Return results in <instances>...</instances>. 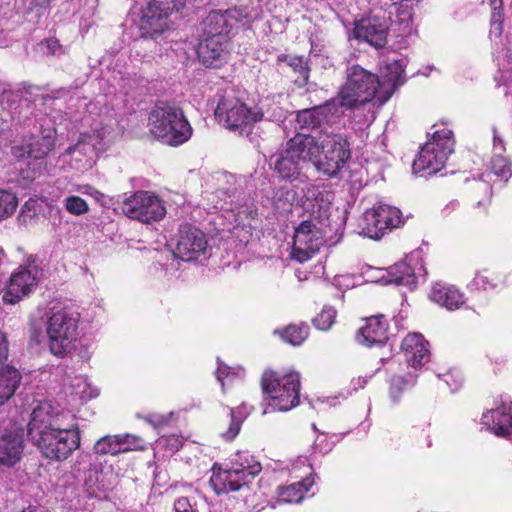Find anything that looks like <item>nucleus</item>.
I'll return each mask as SVG.
<instances>
[{"mask_svg": "<svg viewBox=\"0 0 512 512\" xmlns=\"http://www.w3.org/2000/svg\"><path fill=\"white\" fill-rule=\"evenodd\" d=\"M31 440L45 458L54 461L66 460L80 446L78 431L65 425Z\"/></svg>", "mask_w": 512, "mask_h": 512, "instance_id": "6e6552de", "label": "nucleus"}, {"mask_svg": "<svg viewBox=\"0 0 512 512\" xmlns=\"http://www.w3.org/2000/svg\"><path fill=\"white\" fill-rule=\"evenodd\" d=\"M175 512H194L187 497H179L174 502Z\"/></svg>", "mask_w": 512, "mask_h": 512, "instance_id": "09e8293b", "label": "nucleus"}, {"mask_svg": "<svg viewBox=\"0 0 512 512\" xmlns=\"http://www.w3.org/2000/svg\"><path fill=\"white\" fill-rule=\"evenodd\" d=\"M242 410H245L244 406L230 409V424L228 429L222 433V437L225 440L231 441L238 435L243 419Z\"/></svg>", "mask_w": 512, "mask_h": 512, "instance_id": "e433bc0d", "label": "nucleus"}, {"mask_svg": "<svg viewBox=\"0 0 512 512\" xmlns=\"http://www.w3.org/2000/svg\"><path fill=\"white\" fill-rule=\"evenodd\" d=\"M284 151L302 163L306 160L313 163L319 151L318 136L297 133L287 141Z\"/></svg>", "mask_w": 512, "mask_h": 512, "instance_id": "5701e85b", "label": "nucleus"}, {"mask_svg": "<svg viewBox=\"0 0 512 512\" xmlns=\"http://www.w3.org/2000/svg\"><path fill=\"white\" fill-rule=\"evenodd\" d=\"M8 340L5 334L0 331V364L8 358Z\"/></svg>", "mask_w": 512, "mask_h": 512, "instance_id": "603ef678", "label": "nucleus"}, {"mask_svg": "<svg viewBox=\"0 0 512 512\" xmlns=\"http://www.w3.org/2000/svg\"><path fill=\"white\" fill-rule=\"evenodd\" d=\"M21 378V374L13 366L0 369V406L14 395Z\"/></svg>", "mask_w": 512, "mask_h": 512, "instance_id": "7c9ffc66", "label": "nucleus"}, {"mask_svg": "<svg viewBox=\"0 0 512 512\" xmlns=\"http://www.w3.org/2000/svg\"><path fill=\"white\" fill-rule=\"evenodd\" d=\"M241 372L239 369L235 372L231 367L218 361V368L216 371L217 380L221 383L222 389L224 390V379L233 375H238Z\"/></svg>", "mask_w": 512, "mask_h": 512, "instance_id": "49530a36", "label": "nucleus"}, {"mask_svg": "<svg viewBox=\"0 0 512 512\" xmlns=\"http://www.w3.org/2000/svg\"><path fill=\"white\" fill-rule=\"evenodd\" d=\"M215 116L226 128L243 134L252 124L261 121L264 113L258 107L248 108L234 96H225L218 102Z\"/></svg>", "mask_w": 512, "mask_h": 512, "instance_id": "1a4fd4ad", "label": "nucleus"}, {"mask_svg": "<svg viewBox=\"0 0 512 512\" xmlns=\"http://www.w3.org/2000/svg\"><path fill=\"white\" fill-rule=\"evenodd\" d=\"M143 441L134 435H107L100 438L93 447V451L97 455H116L132 450L142 449Z\"/></svg>", "mask_w": 512, "mask_h": 512, "instance_id": "6ab92c4d", "label": "nucleus"}, {"mask_svg": "<svg viewBox=\"0 0 512 512\" xmlns=\"http://www.w3.org/2000/svg\"><path fill=\"white\" fill-rule=\"evenodd\" d=\"M447 385L451 388V390H457L461 384H462V378L460 376V374L457 373V379H453V383H450V380L449 379H445L444 380Z\"/></svg>", "mask_w": 512, "mask_h": 512, "instance_id": "5fc2aeb1", "label": "nucleus"}, {"mask_svg": "<svg viewBox=\"0 0 512 512\" xmlns=\"http://www.w3.org/2000/svg\"><path fill=\"white\" fill-rule=\"evenodd\" d=\"M208 250L205 233L190 224L181 225L177 234L175 256L183 261H194Z\"/></svg>", "mask_w": 512, "mask_h": 512, "instance_id": "dca6fc26", "label": "nucleus"}, {"mask_svg": "<svg viewBox=\"0 0 512 512\" xmlns=\"http://www.w3.org/2000/svg\"><path fill=\"white\" fill-rule=\"evenodd\" d=\"M312 484V480L305 478L302 481L280 488L279 498L285 503H299L304 498L305 493L309 490V487L312 486Z\"/></svg>", "mask_w": 512, "mask_h": 512, "instance_id": "2f4dec72", "label": "nucleus"}, {"mask_svg": "<svg viewBox=\"0 0 512 512\" xmlns=\"http://www.w3.org/2000/svg\"><path fill=\"white\" fill-rule=\"evenodd\" d=\"M94 138L92 136H88L86 139L78 141L74 146L69 147L67 149L68 154H74L76 152L83 154V155H89L94 151Z\"/></svg>", "mask_w": 512, "mask_h": 512, "instance_id": "c03bdc74", "label": "nucleus"}, {"mask_svg": "<svg viewBox=\"0 0 512 512\" xmlns=\"http://www.w3.org/2000/svg\"><path fill=\"white\" fill-rule=\"evenodd\" d=\"M493 173L507 181L512 176V163L500 153H495L491 160Z\"/></svg>", "mask_w": 512, "mask_h": 512, "instance_id": "c9c22d12", "label": "nucleus"}, {"mask_svg": "<svg viewBox=\"0 0 512 512\" xmlns=\"http://www.w3.org/2000/svg\"><path fill=\"white\" fill-rule=\"evenodd\" d=\"M308 334L309 327L307 325H290L281 333V337L285 342L297 346L305 341Z\"/></svg>", "mask_w": 512, "mask_h": 512, "instance_id": "72a5a7b5", "label": "nucleus"}, {"mask_svg": "<svg viewBox=\"0 0 512 512\" xmlns=\"http://www.w3.org/2000/svg\"><path fill=\"white\" fill-rule=\"evenodd\" d=\"M402 350L407 363L417 368L429 360L427 342L421 334H408L402 341Z\"/></svg>", "mask_w": 512, "mask_h": 512, "instance_id": "a878e982", "label": "nucleus"}, {"mask_svg": "<svg viewBox=\"0 0 512 512\" xmlns=\"http://www.w3.org/2000/svg\"><path fill=\"white\" fill-rule=\"evenodd\" d=\"M362 221V231L371 239H379L387 229L397 228L403 223L401 211L387 204L367 210Z\"/></svg>", "mask_w": 512, "mask_h": 512, "instance_id": "4468645a", "label": "nucleus"}, {"mask_svg": "<svg viewBox=\"0 0 512 512\" xmlns=\"http://www.w3.org/2000/svg\"><path fill=\"white\" fill-rule=\"evenodd\" d=\"M407 381L402 376H394L391 379L390 394L394 401H397L400 393L406 386Z\"/></svg>", "mask_w": 512, "mask_h": 512, "instance_id": "a18cd8bd", "label": "nucleus"}, {"mask_svg": "<svg viewBox=\"0 0 512 512\" xmlns=\"http://www.w3.org/2000/svg\"><path fill=\"white\" fill-rule=\"evenodd\" d=\"M38 336H39V333L34 332V334L31 336V339L38 343L39 342Z\"/></svg>", "mask_w": 512, "mask_h": 512, "instance_id": "13d9d810", "label": "nucleus"}, {"mask_svg": "<svg viewBox=\"0 0 512 512\" xmlns=\"http://www.w3.org/2000/svg\"><path fill=\"white\" fill-rule=\"evenodd\" d=\"M493 147H494V154L495 153L502 154V152L505 151L504 141L502 138H500L498 136L497 130L495 127L493 128Z\"/></svg>", "mask_w": 512, "mask_h": 512, "instance_id": "864d4df0", "label": "nucleus"}, {"mask_svg": "<svg viewBox=\"0 0 512 512\" xmlns=\"http://www.w3.org/2000/svg\"><path fill=\"white\" fill-rule=\"evenodd\" d=\"M64 203L66 210L73 215H82L89 210L86 201L79 196H69Z\"/></svg>", "mask_w": 512, "mask_h": 512, "instance_id": "79ce46f5", "label": "nucleus"}, {"mask_svg": "<svg viewBox=\"0 0 512 512\" xmlns=\"http://www.w3.org/2000/svg\"><path fill=\"white\" fill-rule=\"evenodd\" d=\"M336 113L335 102H326L323 105L298 111L296 120L301 129H315L324 123L330 122Z\"/></svg>", "mask_w": 512, "mask_h": 512, "instance_id": "b1692460", "label": "nucleus"}, {"mask_svg": "<svg viewBox=\"0 0 512 512\" xmlns=\"http://www.w3.org/2000/svg\"><path fill=\"white\" fill-rule=\"evenodd\" d=\"M386 74L384 84V89L391 91V89H395L397 86L403 83L402 76L404 74V63L402 60H393L392 62L386 65Z\"/></svg>", "mask_w": 512, "mask_h": 512, "instance_id": "473e14b6", "label": "nucleus"}, {"mask_svg": "<svg viewBox=\"0 0 512 512\" xmlns=\"http://www.w3.org/2000/svg\"><path fill=\"white\" fill-rule=\"evenodd\" d=\"M318 188L314 185H308L306 187V195L308 198L310 197H315V199L317 200V195H318Z\"/></svg>", "mask_w": 512, "mask_h": 512, "instance_id": "6e6d98bb", "label": "nucleus"}, {"mask_svg": "<svg viewBox=\"0 0 512 512\" xmlns=\"http://www.w3.org/2000/svg\"><path fill=\"white\" fill-rule=\"evenodd\" d=\"M21 512H40L37 508L29 506L26 509H23Z\"/></svg>", "mask_w": 512, "mask_h": 512, "instance_id": "4d7b16f0", "label": "nucleus"}, {"mask_svg": "<svg viewBox=\"0 0 512 512\" xmlns=\"http://www.w3.org/2000/svg\"><path fill=\"white\" fill-rule=\"evenodd\" d=\"M121 210L130 219L143 223L159 221L166 214L159 197L147 191H138L126 198L121 204Z\"/></svg>", "mask_w": 512, "mask_h": 512, "instance_id": "9b49d317", "label": "nucleus"}, {"mask_svg": "<svg viewBox=\"0 0 512 512\" xmlns=\"http://www.w3.org/2000/svg\"><path fill=\"white\" fill-rule=\"evenodd\" d=\"M25 443L21 428L6 430L0 436V465L12 467L22 457Z\"/></svg>", "mask_w": 512, "mask_h": 512, "instance_id": "aec40b11", "label": "nucleus"}, {"mask_svg": "<svg viewBox=\"0 0 512 512\" xmlns=\"http://www.w3.org/2000/svg\"><path fill=\"white\" fill-rule=\"evenodd\" d=\"M482 424L496 436L512 439V403H502L484 413Z\"/></svg>", "mask_w": 512, "mask_h": 512, "instance_id": "412c9836", "label": "nucleus"}, {"mask_svg": "<svg viewBox=\"0 0 512 512\" xmlns=\"http://www.w3.org/2000/svg\"><path fill=\"white\" fill-rule=\"evenodd\" d=\"M235 10L212 11L202 22L204 37L216 38L222 36L227 38V33L231 25L228 23V17H234Z\"/></svg>", "mask_w": 512, "mask_h": 512, "instance_id": "cd10ccee", "label": "nucleus"}, {"mask_svg": "<svg viewBox=\"0 0 512 512\" xmlns=\"http://www.w3.org/2000/svg\"><path fill=\"white\" fill-rule=\"evenodd\" d=\"M48 348L52 355L64 358L75 348L78 334V317L66 310L53 311L46 325Z\"/></svg>", "mask_w": 512, "mask_h": 512, "instance_id": "39448f33", "label": "nucleus"}, {"mask_svg": "<svg viewBox=\"0 0 512 512\" xmlns=\"http://www.w3.org/2000/svg\"><path fill=\"white\" fill-rule=\"evenodd\" d=\"M391 97V92L384 89L378 76L359 65L346 69V82L338 93L339 105L346 109L355 108L376 98L383 104Z\"/></svg>", "mask_w": 512, "mask_h": 512, "instance_id": "f257e3e1", "label": "nucleus"}, {"mask_svg": "<svg viewBox=\"0 0 512 512\" xmlns=\"http://www.w3.org/2000/svg\"><path fill=\"white\" fill-rule=\"evenodd\" d=\"M41 275L42 270L34 262L19 267L10 277L9 285L3 295V301L8 304L19 302L37 285Z\"/></svg>", "mask_w": 512, "mask_h": 512, "instance_id": "f3484780", "label": "nucleus"}, {"mask_svg": "<svg viewBox=\"0 0 512 512\" xmlns=\"http://www.w3.org/2000/svg\"><path fill=\"white\" fill-rule=\"evenodd\" d=\"M69 414L50 401H37L31 411L28 422V435L31 439L60 426L65 425Z\"/></svg>", "mask_w": 512, "mask_h": 512, "instance_id": "ddd939ff", "label": "nucleus"}, {"mask_svg": "<svg viewBox=\"0 0 512 512\" xmlns=\"http://www.w3.org/2000/svg\"><path fill=\"white\" fill-rule=\"evenodd\" d=\"M45 46L49 53L53 55H59L62 53V46L59 41L55 38H50L45 41Z\"/></svg>", "mask_w": 512, "mask_h": 512, "instance_id": "3c124183", "label": "nucleus"}, {"mask_svg": "<svg viewBox=\"0 0 512 512\" xmlns=\"http://www.w3.org/2000/svg\"><path fill=\"white\" fill-rule=\"evenodd\" d=\"M164 441L165 447L172 451H177L183 445L182 438L176 435H170L166 437Z\"/></svg>", "mask_w": 512, "mask_h": 512, "instance_id": "8fccbe9b", "label": "nucleus"}, {"mask_svg": "<svg viewBox=\"0 0 512 512\" xmlns=\"http://www.w3.org/2000/svg\"><path fill=\"white\" fill-rule=\"evenodd\" d=\"M445 377H447L446 379L451 378V379H450V382H453V379H457V375H456V376H454V375H452V374H447V375H445Z\"/></svg>", "mask_w": 512, "mask_h": 512, "instance_id": "bf43d9fd", "label": "nucleus"}, {"mask_svg": "<svg viewBox=\"0 0 512 512\" xmlns=\"http://www.w3.org/2000/svg\"><path fill=\"white\" fill-rule=\"evenodd\" d=\"M273 164L274 170L281 179L288 181L300 179L303 163L284 150L276 156Z\"/></svg>", "mask_w": 512, "mask_h": 512, "instance_id": "c756f323", "label": "nucleus"}, {"mask_svg": "<svg viewBox=\"0 0 512 512\" xmlns=\"http://www.w3.org/2000/svg\"><path fill=\"white\" fill-rule=\"evenodd\" d=\"M490 6L492 8L491 15V30L490 33L495 34L496 36H500L502 34V0H489Z\"/></svg>", "mask_w": 512, "mask_h": 512, "instance_id": "4c0bfd02", "label": "nucleus"}, {"mask_svg": "<svg viewBox=\"0 0 512 512\" xmlns=\"http://www.w3.org/2000/svg\"><path fill=\"white\" fill-rule=\"evenodd\" d=\"M72 389V393L77 395L81 400L90 399L97 395V393L92 391L90 384L84 377H76L72 384Z\"/></svg>", "mask_w": 512, "mask_h": 512, "instance_id": "a19ab883", "label": "nucleus"}, {"mask_svg": "<svg viewBox=\"0 0 512 512\" xmlns=\"http://www.w3.org/2000/svg\"><path fill=\"white\" fill-rule=\"evenodd\" d=\"M55 130L47 128L41 136H32L26 144L12 147V154L18 158H29L27 163L30 172L25 178L34 179L41 175L45 169V157L54 149Z\"/></svg>", "mask_w": 512, "mask_h": 512, "instance_id": "9d476101", "label": "nucleus"}, {"mask_svg": "<svg viewBox=\"0 0 512 512\" xmlns=\"http://www.w3.org/2000/svg\"><path fill=\"white\" fill-rule=\"evenodd\" d=\"M17 207V196L9 190L0 189V221L12 216Z\"/></svg>", "mask_w": 512, "mask_h": 512, "instance_id": "f704fd0d", "label": "nucleus"}, {"mask_svg": "<svg viewBox=\"0 0 512 512\" xmlns=\"http://www.w3.org/2000/svg\"><path fill=\"white\" fill-rule=\"evenodd\" d=\"M261 470V464L252 455L240 452L236 454L229 468L223 469L217 463L213 465L210 484L216 494L237 491L254 479Z\"/></svg>", "mask_w": 512, "mask_h": 512, "instance_id": "20e7f679", "label": "nucleus"}, {"mask_svg": "<svg viewBox=\"0 0 512 512\" xmlns=\"http://www.w3.org/2000/svg\"><path fill=\"white\" fill-rule=\"evenodd\" d=\"M454 141L452 131L448 129L437 130L432 139L428 141L412 164L414 174L429 176L440 171L448 156L453 152Z\"/></svg>", "mask_w": 512, "mask_h": 512, "instance_id": "0eeeda50", "label": "nucleus"}, {"mask_svg": "<svg viewBox=\"0 0 512 512\" xmlns=\"http://www.w3.org/2000/svg\"><path fill=\"white\" fill-rule=\"evenodd\" d=\"M411 260L412 257H407L404 261L391 266L387 272V278L384 280L385 283H394L406 286L411 290L414 289L417 284V278L414 269L411 267Z\"/></svg>", "mask_w": 512, "mask_h": 512, "instance_id": "c85d7f7f", "label": "nucleus"}, {"mask_svg": "<svg viewBox=\"0 0 512 512\" xmlns=\"http://www.w3.org/2000/svg\"><path fill=\"white\" fill-rule=\"evenodd\" d=\"M388 25L385 19L373 16L355 23L352 35L355 39L367 42L375 48H382L387 42Z\"/></svg>", "mask_w": 512, "mask_h": 512, "instance_id": "a211bd4d", "label": "nucleus"}, {"mask_svg": "<svg viewBox=\"0 0 512 512\" xmlns=\"http://www.w3.org/2000/svg\"><path fill=\"white\" fill-rule=\"evenodd\" d=\"M227 38L217 36L216 38L204 37L197 47L199 60L211 68L220 67L226 57Z\"/></svg>", "mask_w": 512, "mask_h": 512, "instance_id": "4be33fe9", "label": "nucleus"}, {"mask_svg": "<svg viewBox=\"0 0 512 512\" xmlns=\"http://www.w3.org/2000/svg\"><path fill=\"white\" fill-rule=\"evenodd\" d=\"M261 385L268 400L264 414L270 411L286 412L300 403L301 382L300 374L296 371H290L282 376L275 371H265Z\"/></svg>", "mask_w": 512, "mask_h": 512, "instance_id": "7ed1b4c3", "label": "nucleus"}, {"mask_svg": "<svg viewBox=\"0 0 512 512\" xmlns=\"http://www.w3.org/2000/svg\"><path fill=\"white\" fill-rule=\"evenodd\" d=\"M336 314L337 312L333 307L326 306L314 318L313 323L317 329L326 331L333 325Z\"/></svg>", "mask_w": 512, "mask_h": 512, "instance_id": "58836bf2", "label": "nucleus"}, {"mask_svg": "<svg viewBox=\"0 0 512 512\" xmlns=\"http://www.w3.org/2000/svg\"><path fill=\"white\" fill-rule=\"evenodd\" d=\"M412 15L407 10H402L392 21V26H398V31L402 34H409L411 32Z\"/></svg>", "mask_w": 512, "mask_h": 512, "instance_id": "37998d69", "label": "nucleus"}, {"mask_svg": "<svg viewBox=\"0 0 512 512\" xmlns=\"http://www.w3.org/2000/svg\"><path fill=\"white\" fill-rule=\"evenodd\" d=\"M288 65L299 74L295 79L298 85H305L309 78V68L303 57L290 58Z\"/></svg>", "mask_w": 512, "mask_h": 512, "instance_id": "ea45409f", "label": "nucleus"}, {"mask_svg": "<svg viewBox=\"0 0 512 512\" xmlns=\"http://www.w3.org/2000/svg\"><path fill=\"white\" fill-rule=\"evenodd\" d=\"M170 6H163L160 0H150L141 10L138 28L142 37L157 38L169 29Z\"/></svg>", "mask_w": 512, "mask_h": 512, "instance_id": "2eb2a0df", "label": "nucleus"}, {"mask_svg": "<svg viewBox=\"0 0 512 512\" xmlns=\"http://www.w3.org/2000/svg\"><path fill=\"white\" fill-rule=\"evenodd\" d=\"M429 299L448 310H456L464 304V296L458 289L442 283L432 286Z\"/></svg>", "mask_w": 512, "mask_h": 512, "instance_id": "bb28decb", "label": "nucleus"}, {"mask_svg": "<svg viewBox=\"0 0 512 512\" xmlns=\"http://www.w3.org/2000/svg\"><path fill=\"white\" fill-rule=\"evenodd\" d=\"M150 133L170 146H179L188 141L192 128L182 110L172 104L156 105L149 114Z\"/></svg>", "mask_w": 512, "mask_h": 512, "instance_id": "f03ea898", "label": "nucleus"}, {"mask_svg": "<svg viewBox=\"0 0 512 512\" xmlns=\"http://www.w3.org/2000/svg\"><path fill=\"white\" fill-rule=\"evenodd\" d=\"M388 325L383 315L372 316L366 320L356 335L359 344L365 346L383 345L387 339Z\"/></svg>", "mask_w": 512, "mask_h": 512, "instance_id": "393cba45", "label": "nucleus"}, {"mask_svg": "<svg viewBox=\"0 0 512 512\" xmlns=\"http://www.w3.org/2000/svg\"><path fill=\"white\" fill-rule=\"evenodd\" d=\"M162 2V5L170 6L173 11H179L183 8H185L187 5L193 4L195 0H160Z\"/></svg>", "mask_w": 512, "mask_h": 512, "instance_id": "de8ad7c7", "label": "nucleus"}, {"mask_svg": "<svg viewBox=\"0 0 512 512\" xmlns=\"http://www.w3.org/2000/svg\"><path fill=\"white\" fill-rule=\"evenodd\" d=\"M318 144L319 151L313 165L329 177L337 176L351 155L347 138L342 134L321 132Z\"/></svg>", "mask_w": 512, "mask_h": 512, "instance_id": "423d86ee", "label": "nucleus"}, {"mask_svg": "<svg viewBox=\"0 0 512 512\" xmlns=\"http://www.w3.org/2000/svg\"><path fill=\"white\" fill-rule=\"evenodd\" d=\"M480 280H481V276H477V277L475 278V283H476V285H479V284H480V282H479Z\"/></svg>", "mask_w": 512, "mask_h": 512, "instance_id": "052dcab7", "label": "nucleus"}, {"mask_svg": "<svg viewBox=\"0 0 512 512\" xmlns=\"http://www.w3.org/2000/svg\"><path fill=\"white\" fill-rule=\"evenodd\" d=\"M324 244V234L317 223L312 220L302 221L293 237L292 259L303 263L311 259Z\"/></svg>", "mask_w": 512, "mask_h": 512, "instance_id": "f8f14e48", "label": "nucleus"}]
</instances>
